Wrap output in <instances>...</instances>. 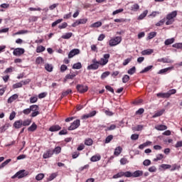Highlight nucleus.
I'll use <instances>...</instances> for the list:
<instances>
[{
  "label": "nucleus",
  "instance_id": "obj_41",
  "mask_svg": "<svg viewBox=\"0 0 182 182\" xmlns=\"http://www.w3.org/2000/svg\"><path fill=\"white\" fill-rule=\"evenodd\" d=\"M22 82H23V81H21L20 82H17V83L14 84V85H13V88H14V89H18V88H19V87H22V86L23 85V84L22 83Z\"/></svg>",
  "mask_w": 182,
  "mask_h": 182
},
{
  "label": "nucleus",
  "instance_id": "obj_53",
  "mask_svg": "<svg viewBox=\"0 0 182 182\" xmlns=\"http://www.w3.org/2000/svg\"><path fill=\"white\" fill-rule=\"evenodd\" d=\"M127 163H129V161H127V159L122 158L120 159V164H122V166H124V164H127Z\"/></svg>",
  "mask_w": 182,
  "mask_h": 182
},
{
  "label": "nucleus",
  "instance_id": "obj_37",
  "mask_svg": "<svg viewBox=\"0 0 182 182\" xmlns=\"http://www.w3.org/2000/svg\"><path fill=\"white\" fill-rule=\"evenodd\" d=\"M30 110H31V112H38L39 110V106L36 105H31L30 106Z\"/></svg>",
  "mask_w": 182,
  "mask_h": 182
},
{
  "label": "nucleus",
  "instance_id": "obj_1",
  "mask_svg": "<svg viewBox=\"0 0 182 182\" xmlns=\"http://www.w3.org/2000/svg\"><path fill=\"white\" fill-rule=\"evenodd\" d=\"M176 92H177V90H176V89H172V90H170L166 93L159 92L156 94V96L157 97H161L162 99H167L170 97L171 95H176Z\"/></svg>",
  "mask_w": 182,
  "mask_h": 182
},
{
  "label": "nucleus",
  "instance_id": "obj_2",
  "mask_svg": "<svg viewBox=\"0 0 182 182\" xmlns=\"http://www.w3.org/2000/svg\"><path fill=\"white\" fill-rule=\"evenodd\" d=\"M92 64L87 66L88 70H96L99 69V65H100V63L97 60H96V58H94L92 60Z\"/></svg>",
  "mask_w": 182,
  "mask_h": 182
},
{
  "label": "nucleus",
  "instance_id": "obj_10",
  "mask_svg": "<svg viewBox=\"0 0 182 182\" xmlns=\"http://www.w3.org/2000/svg\"><path fill=\"white\" fill-rule=\"evenodd\" d=\"M23 53H25V49L21 48L14 49L13 52V55H14V56H21Z\"/></svg>",
  "mask_w": 182,
  "mask_h": 182
},
{
  "label": "nucleus",
  "instance_id": "obj_28",
  "mask_svg": "<svg viewBox=\"0 0 182 182\" xmlns=\"http://www.w3.org/2000/svg\"><path fill=\"white\" fill-rule=\"evenodd\" d=\"M100 26H102V22L97 21V22L91 24L90 28H100Z\"/></svg>",
  "mask_w": 182,
  "mask_h": 182
},
{
  "label": "nucleus",
  "instance_id": "obj_26",
  "mask_svg": "<svg viewBox=\"0 0 182 182\" xmlns=\"http://www.w3.org/2000/svg\"><path fill=\"white\" fill-rule=\"evenodd\" d=\"M21 123L23 126H29L32 123V120L30 119H25L24 121L21 120Z\"/></svg>",
  "mask_w": 182,
  "mask_h": 182
},
{
  "label": "nucleus",
  "instance_id": "obj_32",
  "mask_svg": "<svg viewBox=\"0 0 182 182\" xmlns=\"http://www.w3.org/2000/svg\"><path fill=\"white\" fill-rule=\"evenodd\" d=\"M45 69L47 72H52V70H53V67L50 64H46Z\"/></svg>",
  "mask_w": 182,
  "mask_h": 182
},
{
  "label": "nucleus",
  "instance_id": "obj_48",
  "mask_svg": "<svg viewBox=\"0 0 182 182\" xmlns=\"http://www.w3.org/2000/svg\"><path fill=\"white\" fill-rule=\"evenodd\" d=\"M129 80H130V76H129L128 75H124V77H122L123 83H127Z\"/></svg>",
  "mask_w": 182,
  "mask_h": 182
},
{
  "label": "nucleus",
  "instance_id": "obj_47",
  "mask_svg": "<svg viewBox=\"0 0 182 182\" xmlns=\"http://www.w3.org/2000/svg\"><path fill=\"white\" fill-rule=\"evenodd\" d=\"M127 73L129 75H134V73H136V67L135 66L132 67L131 69H129L127 71Z\"/></svg>",
  "mask_w": 182,
  "mask_h": 182
},
{
  "label": "nucleus",
  "instance_id": "obj_51",
  "mask_svg": "<svg viewBox=\"0 0 182 182\" xmlns=\"http://www.w3.org/2000/svg\"><path fill=\"white\" fill-rule=\"evenodd\" d=\"M156 35H157V33L156 32H151L149 33L147 39H153V38H155Z\"/></svg>",
  "mask_w": 182,
  "mask_h": 182
},
{
  "label": "nucleus",
  "instance_id": "obj_57",
  "mask_svg": "<svg viewBox=\"0 0 182 182\" xmlns=\"http://www.w3.org/2000/svg\"><path fill=\"white\" fill-rule=\"evenodd\" d=\"M148 170L150 173H156L157 171V168L153 166L149 167Z\"/></svg>",
  "mask_w": 182,
  "mask_h": 182
},
{
  "label": "nucleus",
  "instance_id": "obj_40",
  "mask_svg": "<svg viewBox=\"0 0 182 182\" xmlns=\"http://www.w3.org/2000/svg\"><path fill=\"white\" fill-rule=\"evenodd\" d=\"M45 49L46 48L43 46H40L37 47L36 52L37 53H41V52H44Z\"/></svg>",
  "mask_w": 182,
  "mask_h": 182
},
{
  "label": "nucleus",
  "instance_id": "obj_12",
  "mask_svg": "<svg viewBox=\"0 0 182 182\" xmlns=\"http://www.w3.org/2000/svg\"><path fill=\"white\" fill-rule=\"evenodd\" d=\"M176 16H177V11H173L166 16V19L174 21V18H176Z\"/></svg>",
  "mask_w": 182,
  "mask_h": 182
},
{
  "label": "nucleus",
  "instance_id": "obj_4",
  "mask_svg": "<svg viewBox=\"0 0 182 182\" xmlns=\"http://www.w3.org/2000/svg\"><path fill=\"white\" fill-rule=\"evenodd\" d=\"M128 178L132 177L133 178H136L137 177H141V176H143V171L137 170L133 173L128 171Z\"/></svg>",
  "mask_w": 182,
  "mask_h": 182
},
{
  "label": "nucleus",
  "instance_id": "obj_27",
  "mask_svg": "<svg viewBox=\"0 0 182 182\" xmlns=\"http://www.w3.org/2000/svg\"><path fill=\"white\" fill-rule=\"evenodd\" d=\"M77 75V73L67 75L65 76V82H66V80L68 79H73L74 77H76Z\"/></svg>",
  "mask_w": 182,
  "mask_h": 182
},
{
  "label": "nucleus",
  "instance_id": "obj_54",
  "mask_svg": "<svg viewBox=\"0 0 182 182\" xmlns=\"http://www.w3.org/2000/svg\"><path fill=\"white\" fill-rule=\"evenodd\" d=\"M170 70V68L161 69V70L159 71V75H163V73H166V72H168Z\"/></svg>",
  "mask_w": 182,
  "mask_h": 182
},
{
  "label": "nucleus",
  "instance_id": "obj_5",
  "mask_svg": "<svg viewBox=\"0 0 182 182\" xmlns=\"http://www.w3.org/2000/svg\"><path fill=\"white\" fill-rule=\"evenodd\" d=\"M120 42H122V37L117 36L114 38H112L109 42V46H116V45H119Z\"/></svg>",
  "mask_w": 182,
  "mask_h": 182
},
{
  "label": "nucleus",
  "instance_id": "obj_16",
  "mask_svg": "<svg viewBox=\"0 0 182 182\" xmlns=\"http://www.w3.org/2000/svg\"><path fill=\"white\" fill-rule=\"evenodd\" d=\"M62 127L59 125H53L49 128L50 132H58Z\"/></svg>",
  "mask_w": 182,
  "mask_h": 182
},
{
  "label": "nucleus",
  "instance_id": "obj_3",
  "mask_svg": "<svg viewBox=\"0 0 182 182\" xmlns=\"http://www.w3.org/2000/svg\"><path fill=\"white\" fill-rule=\"evenodd\" d=\"M27 175L28 171H26L25 170H21L16 173L15 175L11 176V178H23V177H26Z\"/></svg>",
  "mask_w": 182,
  "mask_h": 182
},
{
  "label": "nucleus",
  "instance_id": "obj_21",
  "mask_svg": "<svg viewBox=\"0 0 182 182\" xmlns=\"http://www.w3.org/2000/svg\"><path fill=\"white\" fill-rule=\"evenodd\" d=\"M100 159H102V156H100V155H95L91 157L90 160L91 161L95 162L100 161Z\"/></svg>",
  "mask_w": 182,
  "mask_h": 182
},
{
  "label": "nucleus",
  "instance_id": "obj_34",
  "mask_svg": "<svg viewBox=\"0 0 182 182\" xmlns=\"http://www.w3.org/2000/svg\"><path fill=\"white\" fill-rule=\"evenodd\" d=\"M163 159H164V155L159 154L156 155V159H154V161H159V160H163Z\"/></svg>",
  "mask_w": 182,
  "mask_h": 182
},
{
  "label": "nucleus",
  "instance_id": "obj_52",
  "mask_svg": "<svg viewBox=\"0 0 182 182\" xmlns=\"http://www.w3.org/2000/svg\"><path fill=\"white\" fill-rule=\"evenodd\" d=\"M161 168H163L164 170H168L171 167V165L169 164H161L160 166Z\"/></svg>",
  "mask_w": 182,
  "mask_h": 182
},
{
  "label": "nucleus",
  "instance_id": "obj_11",
  "mask_svg": "<svg viewBox=\"0 0 182 182\" xmlns=\"http://www.w3.org/2000/svg\"><path fill=\"white\" fill-rule=\"evenodd\" d=\"M79 53H80V50H79L77 48L73 49L68 53V58L72 59V58H73V56H76V55H79Z\"/></svg>",
  "mask_w": 182,
  "mask_h": 182
},
{
  "label": "nucleus",
  "instance_id": "obj_55",
  "mask_svg": "<svg viewBox=\"0 0 182 182\" xmlns=\"http://www.w3.org/2000/svg\"><path fill=\"white\" fill-rule=\"evenodd\" d=\"M16 116V112L15 111H13L9 116V120H14Z\"/></svg>",
  "mask_w": 182,
  "mask_h": 182
},
{
  "label": "nucleus",
  "instance_id": "obj_30",
  "mask_svg": "<svg viewBox=\"0 0 182 182\" xmlns=\"http://www.w3.org/2000/svg\"><path fill=\"white\" fill-rule=\"evenodd\" d=\"M52 151L53 154H59V153L62 151V148L60 146H57Z\"/></svg>",
  "mask_w": 182,
  "mask_h": 182
},
{
  "label": "nucleus",
  "instance_id": "obj_50",
  "mask_svg": "<svg viewBox=\"0 0 182 182\" xmlns=\"http://www.w3.org/2000/svg\"><path fill=\"white\" fill-rule=\"evenodd\" d=\"M43 63V58L42 57H38L36 59V65H41V63Z\"/></svg>",
  "mask_w": 182,
  "mask_h": 182
},
{
  "label": "nucleus",
  "instance_id": "obj_23",
  "mask_svg": "<svg viewBox=\"0 0 182 182\" xmlns=\"http://www.w3.org/2000/svg\"><path fill=\"white\" fill-rule=\"evenodd\" d=\"M11 161H12V159H9L6 160L4 162H3L0 165V170H1V168H4V167H5V166H8V164H9V163H11Z\"/></svg>",
  "mask_w": 182,
  "mask_h": 182
},
{
  "label": "nucleus",
  "instance_id": "obj_44",
  "mask_svg": "<svg viewBox=\"0 0 182 182\" xmlns=\"http://www.w3.org/2000/svg\"><path fill=\"white\" fill-rule=\"evenodd\" d=\"M163 113H164V109H161V111L155 113L154 115H153V117L154 118H156V117H159V116H161L163 114Z\"/></svg>",
  "mask_w": 182,
  "mask_h": 182
},
{
  "label": "nucleus",
  "instance_id": "obj_31",
  "mask_svg": "<svg viewBox=\"0 0 182 182\" xmlns=\"http://www.w3.org/2000/svg\"><path fill=\"white\" fill-rule=\"evenodd\" d=\"M56 177H58V173H53L50 174V176L48 178V181H52V180H55Z\"/></svg>",
  "mask_w": 182,
  "mask_h": 182
},
{
  "label": "nucleus",
  "instance_id": "obj_6",
  "mask_svg": "<svg viewBox=\"0 0 182 182\" xmlns=\"http://www.w3.org/2000/svg\"><path fill=\"white\" fill-rule=\"evenodd\" d=\"M76 89L77 92H79V93H86V92L89 90V87H87V85L80 84L77 85Z\"/></svg>",
  "mask_w": 182,
  "mask_h": 182
},
{
  "label": "nucleus",
  "instance_id": "obj_38",
  "mask_svg": "<svg viewBox=\"0 0 182 182\" xmlns=\"http://www.w3.org/2000/svg\"><path fill=\"white\" fill-rule=\"evenodd\" d=\"M10 126L11 124L9 123L5 124L3 127L0 128L1 132H5L9 127H10Z\"/></svg>",
  "mask_w": 182,
  "mask_h": 182
},
{
  "label": "nucleus",
  "instance_id": "obj_20",
  "mask_svg": "<svg viewBox=\"0 0 182 182\" xmlns=\"http://www.w3.org/2000/svg\"><path fill=\"white\" fill-rule=\"evenodd\" d=\"M38 129V125L33 122L31 127L28 128V132H35Z\"/></svg>",
  "mask_w": 182,
  "mask_h": 182
},
{
  "label": "nucleus",
  "instance_id": "obj_17",
  "mask_svg": "<svg viewBox=\"0 0 182 182\" xmlns=\"http://www.w3.org/2000/svg\"><path fill=\"white\" fill-rule=\"evenodd\" d=\"M16 99H18V94H14L8 99L7 102L8 103H12V102L16 100Z\"/></svg>",
  "mask_w": 182,
  "mask_h": 182
},
{
  "label": "nucleus",
  "instance_id": "obj_46",
  "mask_svg": "<svg viewBox=\"0 0 182 182\" xmlns=\"http://www.w3.org/2000/svg\"><path fill=\"white\" fill-rule=\"evenodd\" d=\"M73 69H82V63H77L73 65Z\"/></svg>",
  "mask_w": 182,
  "mask_h": 182
},
{
  "label": "nucleus",
  "instance_id": "obj_19",
  "mask_svg": "<svg viewBox=\"0 0 182 182\" xmlns=\"http://www.w3.org/2000/svg\"><path fill=\"white\" fill-rule=\"evenodd\" d=\"M154 50L152 49H146L141 51V55H151L153 53Z\"/></svg>",
  "mask_w": 182,
  "mask_h": 182
},
{
  "label": "nucleus",
  "instance_id": "obj_59",
  "mask_svg": "<svg viewBox=\"0 0 182 182\" xmlns=\"http://www.w3.org/2000/svg\"><path fill=\"white\" fill-rule=\"evenodd\" d=\"M68 27V23L64 22L61 25L58 26L59 29H65V28Z\"/></svg>",
  "mask_w": 182,
  "mask_h": 182
},
{
  "label": "nucleus",
  "instance_id": "obj_13",
  "mask_svg": "<svg viewBox=\"0 0 182 182\" xmlns=\"http://www.w3.org/2000/svg\"><path fill=\"white\" fill-rule=\"evenodd\" d=\"M52 156H53V151L52 150L49 149L43 154V159H49L50 157H52Z\"/></svg>",
  "mask_w": 182,
  "mask_h": 182
},
{
  "label": "nucleus",
  "instance_id": "obj_58",
  "mask_svg": "<svg viewBox=\"0 0 182 182\" xmlns=\"http://www.w3.org/2000/svg\"><path fill=\"white\" fill-rule=\"evenodd\" d=\"M77 21H78V23L80 25H82L84 23H86V22H87V18H81V19H79Z\"/></svg>",
  "mask_w": 182,
  "mask_h": 182
},
{
  "label": "nucleus",
  "instance_id": "obj_22",
  "mask_svg": "<svg viewBox=\"0 0 182 182\" xmlns=\"http://www.w3.org/2000/svg\"><path fill=\"white\" fill-rule=\"evenodd\" d=\"M147 14H149V11L145 10L140 16L138 17V19L140 21L141 19H144L146 16H147Z\"/></svg>",
  "mask_w": 182,
  "mask_h": 182
},
{
  "label": "nucleus",
  "instance_id": "obj_24",
  "mask_svg": "<svg viewBox=\"0 0 182 182\" xmlns=\"http://www.w3.org/2000/svg\"><path fill=\"white\" fill-rule=\"evenodd\" d=\"M155 129H156V130H167V126L159 124V125H156L155 127Z\"/></svg>",
  "mask_w": 182,
  "mask_h": 182
},
{
  "label": "nucleus",
  "instance_id": "obj_25",
  "mask_svg": "<svg viewBox=\"0 0 182 182\" xmlns=\"http://www.w3.org/2000/svg\"><path fill=\"white\" fill-rule=\"evenodd\" d=\"M122 150H123V149L121 146L117 147L114 152V156H119L120 153H122Z\"/></svg>",
  "mask_w": 182,
  "mask_h": 182
},
{
  "label": "nucleus",
  "instance_id": "obj_61",
  "mask_svg": "<svg viewBox=\"0 0 182 182\" xmlns=\"http://www.w3.org/2000/svg\"><path fill=\"white\" fill-rule=\"evenodd\" d=\"M150 164H151V161H150V159H146L143 162L144 166H150Z\"/></svg>",
  "mask_w": 182,
  "mask_h": 182
},
{
  "label": "nucleus",
  "instance_id": "obj_35",
  "mask_svg": "<svg viewBox=\"0 0 182 182\" xmlns=\"http://www.w3.org/2000/svg\"><path fill=\"white\" fill-rule=\"evenodd\" d=\"M72 35H73V33H67L65 35H63L61 38L63 39H70V38H72Z\"/></svg>",
  "mask_w": 182,
  "mask_h": 182
},
{
  "label": "nucleus",
  "instance_id": "obj_49",
  "mask_svg": "<svg viewBox=\"0 0 182 182\" xmlns=\"http://www.w3.org/2000/svg\"><path fill=\"white\" fill-rule=\"evenodd\" d=\"M172 47L176 48V49H182V43L173 44Z\"/></svg>",
  "mask_w": 182,
  "mask_h": 182
},
{
  "label": "nucleus",
  "instance_id": "obj_33",
  "mask_svg": "<svg viewBox=\"0 0 182 182\" xmlns=\"http://www.w3.org/2000/svg\"><path fill=\"white\" fill-rule=\"evenodd\" d=\"M158 62H163V63H171V60L168 58H159Z\"/></svg>",
  "mask_w": 182,
  "mask_h": 182
},
{
  "label": "nucleus",
  "instance_id": "obj_36",
  "mask_svg": "<svg viewBox=\"0 0 182 182\" xmlns=\"http://www.w3.org/2000/svg\"><path fill=\"white\" fill-rule=\"evenodd\" d=\"M153 69V65H149L148 67H146L144 70H142L140 73H146L149 72V70H151Z\"/></svg>",
  "mask_w": 182,
  "mask_h": 182
},
{
  "label": "nucleus",
  "instance_id": "obj_63",
  "mask_svg": "<svg viewBox=\"0 0 182 182\" xmlns=\"http://www.w3.org/2000/svg\"><path fill=\"white\" fill-rule=\"evenodd\" d=\"M116 129V124H111L109 127H107L106 130H114Z\"/></svg>",
  "mask_w": 182,
  "mask_h": 182
},
{
  "label": "nucleus",
  "instance_id": "obj_9",
  "mask_svg": "<svg viewBox=\"0 0 182 182\" xmlns=\"http://www.w3.org/2000/svg\"><path fill=\"white\" fill-rule=\"evenodd\" d=\"M109 58H110V54H105L104 58L100 59V61H99L100 65L101 66H105L109 62Z\"/></svg>",
  "mask_w": 182,
  "mask_h": 182
},
{
  "label": "nucleus",
  "instance_id": "obj_14",
  "mask_svg": "<svg viewBox=\"0 0 182 182\" xmlns=\"http://www.w3.org/2000/svg\"><path fill=\"white\" fill-rule=\"evenodd\" d=\"M96 111H92L89 114L82 115V119H89L90 117H94V116H96Z\"/></svg>",
  "mask_w": 182,
  "mask_h": 182
},
{
  "label": "nucleus",
  "instance_id": "obj_45",
  "mask_svg": "<svg viewBox=\"0 0 182 182\" xmlns=\"http://www.w3.org/2000/svg\"><path fill=\"white\" fill-rule=\"evenodd\" d=\"M180 166L177 165L176 164L172 165L171 167V171H176V170H179Z\"/></svg>",
  "mask_w": 182,
  "mask_h": 182
},
{
  "label": "nucleus",
  "instance_id": "obj_62",
  "mask_svg": "<svg viewBox=\"0 0 182 182\" xmlns=\"http://www.w3.org/2000/svg\"><path fill=\"white\" fill-rule=\"evenodd\" d=\"M38 102V97H32L30 98V102L31 103H36Z\"/></svg>",
  "mask_w": 182,
  "mask_h": 182
},
{
  "label": "nucleus",
  "instance_id": "obj_42",
  "mask_svg": "<svg viewBox=\"0 0 182 182\" xmlns=\"http://www.w3.org/2000/svg\"><path fill=\"white\" fill-rule=\"evenodd\" d=\"M45 177V174L43 173H38L36 176V180H37L38 181H41V180H43V178Z\"/></svg>",
  "mask_w": 182,
  "mask_h": 182
},
{
  "label": "nucleus",
  "instance_id": "obj_29",
  "mask_svg": "<svg viewBox=\"0 0 182 182\" xmlns=\"http://www.w3.org/2000/svg\"><path fill=\"white\" fill-rule=\"evenodd\" d=\"M70 93H72V90L70 89H68L66 91L63 92L61 95V99H63V97H65V96H68V95Z\"/></svg>",
  "mask_w": 182,
  "mask_h": 182
},
{
  "label": "nucleus",
  "instance_id": "obj_43",
  "mask_svg": "<svg viewBox=\"0 0 182 182\" xmlns=\"http://www.w3.org/2000/svg\"><path fill=\"white\" fill-rule=\"evenodd\" d=\"M63 18H60V19H58L57 21H54V22L51 24L52 28H55V26H56V25L60 23V22H63Z\"/></svg>",
  "mask_w": 182,
  "mask_h": 182
},
{
  "label": "nucleus",
  "instance_id": "obj_56",
  "mask_svg": "<svg viewBox=\"0 0 182 182\" xmlns=\"http://www.w3.org/2000/svg\"><path fill=\"white\" fill-rule=\"evenodd\" d=\"M109 75H110V72H109V71H106V72L103 73L101 75V79H105V77H107V76H109Z\"/></svg>",
  "mask_w": 182,
  "mask_h": 182
},
{
  "label": "nucleus",
  "instance_id": "obj_18",
  "mask_svg": "<svg viewBox=\"0 0 182 182\" xmlns=\"http://www.w3.org/2000/svg\"><path fill=\"white\" fill-rule=\"evenodd\" d=\"M174 38L166 39L164 42L166 46H168V45H171L172 43H174Z\"/></svg>",
  "mask_w": 182,
  "mask_h": 182
},
{
  "label": "nucleus",
  "instance_id": "obj_39",
  "mask_svg": "<svg viewBox=\"0 0 182 182\" xmlns=\"http://www.w3.org/2000/svg\"><path fill=\"white\" fill-rule=\"evenodd\" d=\"M85 144L86 146H92L93 144V140L90 138L85 139Z\"/></svg>",
  "mask_w": 182,
  "mask_h": 182
},
{
  "label": "nucleus",
  "instance_id": "obj_7",
  "mask_svg": "<svg viewBox=\"0 0 182 182\" xmlns=\"http://www.w3.org/2000/svg\"><path fill=\"white\" fill-rule=\"evenodd\" d=\"M79 126H80V120L76 119L73 123H71L70 126L68 128V130H76Z\"/></svg>",
  "mask_w": 182,
  "mask_h": 182
},
{
  "label": "nucleus",
  "instance_id": "obj_60",
  "mask_svg": "<svg viewBox=\"0 0 182 182\" xmlns=\"http://www.w3.org/2000/svg\"><path fill=\"white\" fill-rule=\"evenodd\" d=\"M164 22H166V20L163 18L162 20L159 21L158 23H156V26H161V25H164Z\"/></svg>",
  "mask_w": 182,
  "mask_h": 182
},
{
  "label": "nucleus",
  "instance_id": "obj_8",
  "mask_svg": "<svg viewBox=\"0 0 182 182\" xmlns=\"http://www.w3.org/2000/svg\"><path fill=\"white\" fill-rule=\"evenodd\" d=\"M122 177H127L129 178V171H120L117 173V174L114 175L112 176V178H122Z\"/></svg>",
  "mask_w": 182,
  "mask_h": 182
},
{
  "label": "nucleus",
  "instance_id": "obj_15",
  "mask_svg": "<svg viewBox=\"0 0 182 182\" xmlns=\"http://www.w3.org/2000/svg\"><path fill=\"white\" fill-rule=\"evenodd\" d=\"M22 119L16 121L14 123V127H15V129H21V127H22Z\"/></svg>",
  "mask_w": 182,
  "mask_h": 182
},
{
  "label": "nucleus",
  "instance_id": "obj_64",
  "mask_svg": "<svg viewBox=\"0 0 182 182\" xmlns=\"http://www.w3.org/2000/svg\"><path fill=\"white\" fill-rule=\"evenodd\" d=\"M31 110V108H27L23 111V114H29Z\"/></svg>",
  "mask_w": 182,
  "mask_h": 182
}]
</instances>
